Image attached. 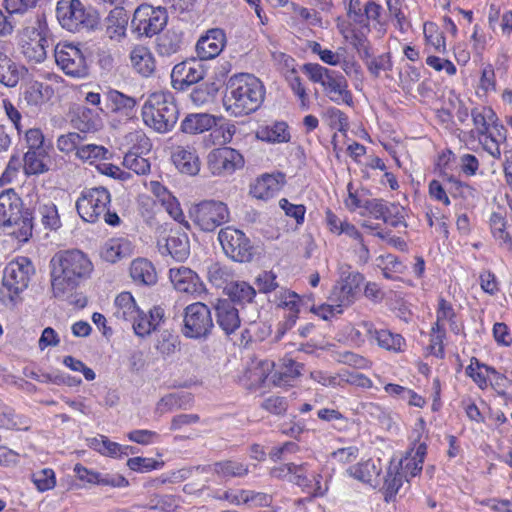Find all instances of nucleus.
I'll return each instance as SVG.
<instances>
[{"mask_svg":"<svg viewBox=\"0 0 512 512\" xmlns=\"http://www.w3.org/2000/svg\"><path fill=\"white\" fill-rule=\"evenodd\" d=\"M50 267L52 292L61 300L68 299L93 270L89 258L76 249L57 252L50 261Z\"/></svg>","mask_w":512,"mask_h":512,"instance_id":"1","label":"nucleus"},{"mask_svg":"<svg viewBox=\"0 0 512 512\" xmlns=\"http://www.w3.org/2000/svg\"><path fill=\"white\" fill-rule=\"evenodd\" d=\"M264 96L262 82L254 75L243 73L230 77L226 84L223 103L231 114L247 115L261 106Z\"/></svg>","mask_w":512,"mask_h":512,"instance_id":"2","label":"nucleus"},{"mask_svg":"<svg viewBox=\"0 0 512 512\" xmlns=\"http://www.w3.org/2000/svg\"><path fill=\"white\" fill-rule=\"evenodd\" d=\"M22 207V200L13 189L0 193V227L19 242L25 243L32 237L33 217Z\"/></svg>","mask_w":512,"mask_h":512,"instance_id":"3","label":"nucleus"},{"mask_svg":"<svg viewBox=\"0 0 512 512\" xmlns=\"http://www.w3.org/2000/svg\"><path fill=\"white\" fill-rule=\"evenodd\" d=\"M141 112L144 123L158 133L171 131L179 117L172 93L164 91L150 94Z\"/></svg>","mask_w":512,"mask_h":512,"instance_id":"4","label":"nucleus"},{"mask_svg":"<svg viewBox=\"0 0 512 512\" xmlns=\"http://www.w3.org/2000/svg\"><path fill=\"white\" fill-rule=\"evenodd\" d=\"M35 274V268L28 257H17L10 261L3 271L0 300L3 304H14L25 291Z\"/></svg>","mask_w":512,"mask_h":512,"instance_id":"5","label":"nucleus"},{"mask_svg":"<svg viewBox=\"0 0 512 512\" xmlns=\"http://www.w3.org/2000/svg\"><path fill=\"white\" fill-rule=\"evenodd\" d=\"M339 278L333 285L328 296V304L321 306L331 314L341 313L342 309L354 303L356 294L364 278L362 274L352 270L348 264L338 266Z\"/></svg>","mask_w":512,"mask_h":512,"instance_id":"6","label":"nucleus"},{"mask_svg":"<svg viewBox=\"0 0 512 512\" xmlns=\"http://www.w3.org/2000/svg\"><path fill=\"white\" fill-rule=\"evenodd\" d=\"M302 71L313 83L320 84L330 100L340 104L345 103L348 106L353 104V97L348 90L346 78L338 71L328 69L318 63H306L302 66Z\"/></svg>","mask_w":512,"mask_h":512,"instance_id":"7","label":"nucleus"},{"mask_svg":"<svg viewBox=\"0 0 512 512\" xmlns=\"http://www.w3.org/2000/svg\"><path fill=\"white\" fill-rule=\"evenodd\" d=\"M20 50L31 62L40 63L46 58L49 29L45 17H35L24 26H20Z\"/></svg>","mask_w":512,"mask_h":512,"instance_id":"8","label":"nucleus"},{"mask_svg":"<svg viewBox=\"0 0 512 512\" xmlns=\"http://www.w3.org/2000/svg\"><path fill=\"white\" fill-rule=\"evenodd\" d=\"M56 15L59 23L70 32L93 29L98 24L95 12L87 11L80 0H60Z\"/></svg>","mask_w":512,"mask_h":512,"instance_id":"9","label":"nucleus"},{"mask_svg":"<svg viewBox=\"0 0 512 512\" xmlns=\"http://www.w3.org/2000/svg\"><path fill=\"white\" fill-rule=\"evenodd\" d=\"M214 327L209 307L202 302H195L184 309L182 333L187 338H206Z\"/></svg>","mask_w":512,"mask_h":512,"instance_id":"10","label":"nucleus"},{"mask_svg":"<svg viewBox=\"0 0 512 512\" xmlns=\"http://www.w3.org/2000/svg\"><path fill=\"white\" fill-rule=\"evenodd\" d=\"M111 202L109 191L104 187L89 188L82 191L76 201L79 216L86 222H97Z\"/></svg>","mask_w":512,"mask_h":512,"instance_id":"11","label":"nucleus"},{"mask_svg":"<svg viewBox=\"0 0 512 512\" xmlns=\"http://www.w3.org/2000/svg\"><path fill=\"white\" fill-rule=\"evenodd\" d=\"M218 240L225 255L233 261L244 263L252 260L254 248L241 230L231 226L222 228L218 233Z\"/></svg>","mask_w":512,"mask_h":512,"instance_id":"12","label":"nucleus"},{"mask_svg":"<svg viewBox=\"0 0 512 512\" xmlns=\"http://www.w3.org/2000/svg\"><path fill=\"white\" fill-rule=\"evenodd\" d=\"M192 217L202 231L212 232L229 221L230 212L227 205L221 201L205 200L194 207Z\"/></svg>","mask_w":512,"mask_h":512,"instance_id":"13","label":"nucleus"},{"mask_svg":"<svg viewBox=\"0 0 512 512\" xmlns=\"http://www.w3.org/2000/svg\"><path fill=\"white\" fill-rule=\"evenodd\" d=\"M167 18L165 9L142 4L133 14L131 28L139 36L152 37L164 28Z\"/></svg>","mask_w":512,"mask_h":512,"instance_id":"14","label":"nucleus"},{"mask_svg":"<svg viewBox=\"0 0 512 512\" xmlns=\"http://www.w3.org/2000/svg\"><path fill=\"white\" fill-rule=\"evenodd\" d=\"M58 67L68 76L83 78L88 75V66L80 48L71 43H58L54 50Z\"/></svg>","mask_w":512,"mask_h":512,"instance_id":"15","label":"nucleus"},{"mask_svg":"<svg viewBox=\"0 0 512 512\" xmlns=\"http://www.w3.org/2000/svg\"><path fill=\"white\" fill-rule=\"evenodd\" d=\"M361 215H370L375 219L382 220L384 223L398 227L404 222V208L394 203H387L382 199H366L363 202Z\"/></svg>","mask_w":512,"mask_h":512,"instance_id":"16","label":"nucleus"},{"mask_svg":"<svg viewBox=\"0 0 512 512\" xmlns=\"http://www.w3.org/2000/svg\"><path fill=\"white\" fill-rule=\"evenodd\" d=\"M208 167L214 175L231 174L244 164L242 155L231 147L212 150L207 157Z\"/></svg>","mask_w":512,"mask_h":512,"instance_id":"17","label":"nucleus"},{"mask_svg":"<svg viewBox=\"0 0 512 512\" xmlns=\"http://www.w3.org/2000/svg\"><path fill=\"white\" fill-rule=\"evenodd\" d=\"M204 67L197 61H185L176 64L171 72L172 86L177 90H185L205 77Z\"/></svg>","mask_w":512,"mask_h":512,"instance_id":"18","label":"nucleus"},{"mask_svg":"<svg viewBox=\"0 0 512 512\" xmlns=\"http://www.w3.org/2000/svg\"><path fill=\"white\" fill-rule=\"evenodd\" d=\"M169 279L174 288L183 293L201 295L205 287L199 276L190 268L179 266L169 270Z\"/></svg>","mask_w":512,"mask_h":512,"instance_id":"19","label":"nucleus"},{"mask_svg":"<svg viewBox=\"0 0 512 512\" xmlns=\"http://www.w3.org/2000/svg\"><path fill=\"white\" fill-rule=\"evenodd\" d=\"M226 44V36L222 29L213 28L206 35L200 37L196 44V52L201 60H210L217 57Z\"/></svg>","mask_w":512,"mask_h":512,"instance_id":"20","label":"nucleus"},{"mask_svg":"<svg viewBox=\"0 0 512 512\" xmlns=\"http://www.w3.org/2000/svg\"><path fill=\"white\" fill-rule=\"evenodd\" d=\"M214 309L216 321L226 334H231L240 327L239 311L230 300L218 299Z\"/></svg>","mask_w":512,"mask_h":512,"instance_id":"21","label":"nucleus"},{"mask_svg":"<svg viewBox=\"0 0 512 512\" xmlns=\"http://www.w3.org/2000/svg\"><path fill=\"white\" fill-rule=\"evenodd\" d=\"M106 109L126 117H131L135 112L137 101L118 90L110 89L105 93Z\"/></svg>","mask_w":512,"mask_h":512,"instance_id":"22","label":"nucleus"},{"mask_svg":"<svg viewBox=\"0 0 512 512\" xmlns=\"http://www.w3.org/2000/svg\"><path fill=\"white\" fill-rule=\"evenodd\" d=\"M426 453V444L420 443L415 450H411L400 460L399 470L404 475L406 481H409V478L417 476L422 471Z\"/></svg>","mask_w":512,"mask_h":512,"instance_id":"23","label":"nucleus"},{"mask_svg":"<svg viewBox=\"0 0 512 512\" xmlns=\"http://www.w3.org/2000/svg\"><path fill=\"white\" fill-rule=\"evenodd\" d=\"M133 252L132 244L124 238H112L105 242L101 248L100 255L103 260L109 263L130 257Z\"/></svg>","mask_w":512,"mask_h":512,"instance_id":"24","label":"nucleus"},{"mask_svg":"<svg viewBox=\"0 0 512 512\" xmlns=\"http://www.w3.org/2000/svg\"><path fill=\"white\" fill-rule=\"evenodd\" d=\"M284 180L282 173L264 174L252 185L251 193L258 199H268L281 188Z\"/></svg>","mask_w":512,"mask_h":512,"instance_id":"25","label":"nucleus"},{"mask_svg":"<svg viewBox=\"0 0 512 512\" xmlns=\"http://www.w3.org/2000/svg\"><path fill=\"white\" fill-rule=\"evenodd\" d=\"M158 249L162 255H170L177 261H182L189 255V241L185 235H172L163 241H158Z\"/></svg>","mask_w":512,"mask_h":512,"instance_id":"26","label":"nucleus"},{"mask_svg":"<svg viewBox=\"0 0 512 512\" xmlns=\"http://www.w3.org/2000/svg\"><path fill=\"white\" fill-rule=\"evenodd\" d=\"M27 72L24 66L15 63L7 54L0 51V83L15 87Z\"/></svg>","mask_w":512,"mask_h":512,"instance_id":"27","label":"nucleus"},{"mask_svg":"<svg viewBox=\"0 0 512 512\" xmlns=\"http://www.w3.org/2000/svg\"><path fill=\"white\" fill-rule=\"evenodd\" d=\"M132 67L141 75L148 77L155 70V61L151 51L143 45L135 46L130 52Z\"/></svg>","mask_w":512,"mask_h":512,"instance_id":"28","label":"nucleus"},{"mask_svg":"<svg viewBox=\"0 0 512 512\" xmlns=\"http://www.w3.org/2000/svg\"><path fill=\"white\" fill-rule=\"evenodd\" d=\"M128 19L129 16L123 8L116 7L112 9L107 17V36L115 41H120L125 37Z\"/></svg>","mask_w":512,"mask_h":512,"instance_id":"29","label":"nucleus"},{"mask_svg":"<svg viewBox=\"0 0 512 512\" xmlns=\"http://www.w3.org/2000/svg\"><path fill=\"white\" fill-rule=\"evenodd\" d=\"M172 161L181 173L196 175L200 170L198 157L192 151L181 146L173 151Z\"/></svg>","mask_w":512,"mask_h":512,"instance_id":"30","label":"nucleus"},{"mask_svg":"<svg viewBox=\"0 0 512 512\" xmlns=\"http://www.w3.org/2000/svg\"><path fill=\"white\" fill-rule=\"evenodd\" d=\"M130 276L134 282L153 285L157 282V274L153 264L144 258L135 259L130 266Z\"/></svg>","mask_w":512,"mask_h":512,"instance_id":"31","label":"nucleus"},{"mask_svg":"<svg viewBox=\"0 0 512 512\" xmlns=\"http://www.w3.org/2000/svg\"><path fill=\"white\" fill-rule=\"evenodd\" d=\"M216 125L215 117L207 113L189 114L181 123L184 133L199 134L210 130Z\"/></svg>","mask_w":512,"mask_h":512,"instance_id":"32","label":"nucleus"},{"mask_svg":"<svg viewBox=\"0 0 512 512\" xmlns=\"http://www.w3.org/2000/svg\"><path fill=\"white\" fill-rule=\"evenodd\" d=\"M224 291L228 296V300L233 304L251 303L256 295L255 288L245 281L227 283Z\"/></svg>","mask_w":512,"mask_h":512,"instance_id":"33","label":"nucleus"},{"mask_svg":"<svg viewBox=\"0 0 512 512\" xmlns=\"http://www.w3.org/2000/svg\"><path fill=\"white\" fill-rule=\"evenodd\" d=\"M114 306L113 315L119 320L131 322L139 315V308L129 292L120 293L115 299Z\"/></svg>","mask_w":512,"mask_h":512,"instance_id":"34","label":"nucleus"},{"mask_svg":"<svg viewBox=\"0 0 512 512\" xmlns=\"http://www.w3.org/2000/svg\"><path fill=\"white\" fill-rule=\"evenodd\" d=\"M274 302L279 306L289 310L286 324L292 326L298 317L302 300L299 295L293 291L282 289L279 295H276Z\"/></svg>","mask_w":512,"mask_h":512,"instance_id":"35","label":"nucleus"},{"mask_svg":"<svg viewBox=\"0 0 512 512\" xmlns=\"http://www.w3.org/2000/svg\"><path fill=\"white\" fill-rule=\"evenodd\" d=\"M470 114L479 137L488 135L492 123L498 121L496 113L490 107L473 108Z\"/></svg>","mask_w":512,"mask_h":512,"instance_id":"36","label":"nucleus"},{"mask_svg":"<svg viewBox=\"0 0 512 512\" xmlns=\"http://www.w3.org/2000/svg\"><path fill=\"white\" fill-rule=\"evenodd\" d=\"M209 468L216 475L224 479H229L233 477H244L249 472L247 465L235 460H225L216 462L212 466H209Z\"/></svg>","mask_w":512,"mask_h":512,"instance_id":"37","label":"nucleus"},{"mask_svg":"<svg viewBox=\"0 0 512 512\" xmlns=\"http://www.w3.org/2000/svg\"><path fill=\"white\" fill-rule=\"evenodd\" d=\"M47 152L45 148L40 150H28L24 155V171L27 175L41 174L48 171L45 163Z\"/></svg>","mask_w":512,"mask_h":512,"instance_id":"38","label":"nucleus"},{"mask_svg":"<svg viewBox=\"0 0 512 512\" xmlns=\"http://www.w3.org/2000/svg\"><path fill=\"white\" fill-rule=\"evenodd\" d=\"M52 94L50 86L35 81L30 83L24 93L23 99L30 106H38L44 103Z\"/></svg>","mask_w":512,"mask_h":512,"instance_id":"39","label":"nucleus"},{"mask_svg":"<svg viewBox=\"0 0 512 512\" xmlns=\"http://www.w3.org/2000/svg\"><path fill=\"white\" fill-rule=\"evenodd\" d=\"M303 365L293 359H284L281 369L274 373L273 382L276 385H288L301 375Z\"/></svg>","mask_w":512,"mask_h":512,"instance_id":"40","label":"nucleus"},{"mask_svg":"<svg viewBox=\"0 0 512 512\" xmlns=\"http://www.w3.org/2000/svg\"><path fill=\"white\" fill-rule=\"evenodd\" d=\"M39 0H5V9L7 12L20 13L21 18L26 22L32 21L35 17H45L43 14H37L33 11Z\"/></svg>","mask_w":512,"mask_h":512,"instance_id":"41","label":"nucleus"},{"mask_svg":"<svg viewBox=\"0 0 512 512\" xmlns=\"http://www.w3.org/2000/svg\"><path fill=\"white\" fill-rule=\"evenodd\" d=\"M365 21L373 22L379 32L383 34L386 33L388 20L380 4L374 1H368L364 4V22Z\"/></svg>","mask_w":512,"mask_h":512,"instance_id":"42","label":"nucleus"},{"mask_svg":"<svg viewBox=\"0 0 512 512\" xmlns=\"http://www.w3.org/2000/svg\"><path fill=\"white\" fill-rule=\"evenodd\" d=\"M37 216L45 229L55 231L61 227L58 209L53 202L40 204Z\"/></svg>","mask_w":512,"mask_h":512,"instance_id":"43","label":"nucleus"},{"mask_svg":"<svg viewBox=\"0 0 512 512\" xmlns=\"http://www.w3.org/2000/svg\"><path fill=\"white\" fill-rule=\"evenodd\" d=\"M74 124L80 132L84 133L96 132L102 126L98 114L89 108L80 109L77 118L74 120Z\"/></svg>","mask_w":512,"mask_h":512,"instance_id":"44","label":"nucleus"},{"mask_svg":"<svg viewBox=\"0 0 512 512\" xmlns=\"http://www.w3.org/2000/svg\"><path fill=\"white\" fill-rule=\"evenodd\" d=\"M380 470V467H378L374 461L367 460L349 467L347 472L353 478L371 484L373 479L380 474Z\"/></svg>","mask_w":512,"mask_h":512,"instance_id":"45","label":"nucleus"},{"mask_svg":"<svg viewBox=\"0 0 512 512\" xmlns=\"http://www.w3.org/2000/svg\"><path fill=\"white\" fill-rule=\"evenodd\" d=\"M182 46V34L168 30L158 38L157 51L162 56H170L177 53Z\"/></svg>","mask_w":512,"mask_h":512,"instance_id":"46","label":"nucleus"},{"mask_svg":"<svg viewBox=\"0 0 512 512\" xmlns=\"http://www.w3.org/2000/svg\"><path fill=\"white\" fill-rule=\"evenodd\" d=\"M374 341L380 348L394 352L401 351L405 343L404 338L400 334L392 333L386 329L377 330Z\"/></svg>","mask_w":512,"mask_h":512,"instance_id":"47","label":"nucleus"},{"mask_svg":"<svg viewBox=\"0 0 512 512\" xmlns=\"http://www.w3.org/2000/svg\"><path fill=\"white\" fill-rule=\"evenodd\" d=\"M257 136L268 142H285L290 138L287 131V125L284 122L274 123L272 126H267L258 131Z\"/></svg>","mask_w":512,"mask_h":512,"instance_id":"48","label":"nucleus"},{"mask_svg":"<svg viewBox=\"0 0 512 512\" xmlns=\"http://www.w3.org/2000/svg\"><path fill=\"white\" fill-rule=\"evenodd\" d=\"M455 316L452 305L445 299L441 298L437 309V321L434 325L439 329V327H444V322H449L451 330L458 333L459 327L455 322Z\"/></svg>","mask_w":512,"mask_h":512,"instance_id":"49","label":"nucleus"},{"mask_svg":"<svg viewBox=\"0 0 512 512\" xmlns=\"http://www.w3.org/2000/svg\"><path fill=\"white\" fill-rule=\"evenodd\" d=\"M273 363L269 361L259 362L246 371L245 376L250 381L251 387H258L267 379Z\"/></svg>","mask_w":512,"mask_h":512,"instance_id":"50","label":"nucleus"},{"mask_svg":"<svg viewBox=\"0 0 512 512\" xmlns=\"http://www.w3.org/2000/svg\"><path fill=\"white\" fill-rule=\"evenodd\" d=\"M108 150L100 145L95 144H85L81 143L80 147L76 152L77 158L82 161H87L89 163H94L97 160L105 159Z\"/></svg>","mask_w":512,"mask_h":512,"instance_id":"51","label":"nucleus"},{"mask_svg":"<svg viewBox=\"0 0 512 512\" xmlns=\"http://www.w3.org/2000/svg\"><path fill=\"white\" fill-rule=\"evenodd\" d=\"M31 480L40 492L51 490L56 485L55 473L50 468H44L34 472L31 476Z\"/></svg>","mask_w":512,"mask_h":512,"instance_id":"52","label":"nucleus"},{"mask_svg":"<svg viewBox=\"0 0 512 512\" xmlns=\"http://www.w3.org/2000/svg\"><path fill=\"white\" fill-rule=\"evenodd\" d=\"M27 23L24 18H21L20 13L8 12V16H6L0 10V37L12 34L14 28L24 26Z\"/></svg>","mask_w":512,"mask_h":512,"instance_id":"53","label":"nucleus"},{"mask_svg":"<svg viewBox=\"0 0 512 512\" xmlns=\"http://www.w3.org/2000/svg\"><path fill=\"white\" fill-rule=\"evenodd\" d=\"M123 165L137 175H145L150 171L149 161L133 152H129L125 155Z\"/></svg>","mask_w":512,"mask_h":512,"instance_id":"54","label":"nucleus"},{"mask_svg":"<svg viewBox=\"0 0 512 512\" xmlns=\"http://www.w3.org/2000/svg\"><path fill=\"white\" fill-rule=\"evenodd\" d=\"M404 475L401 473L400 470H396L393 472L392 470H389L384 482V489H385V500L389 501L393 496H395L402 486Z\"/></svg>","mask_w":512,"mask_h":512,"instance_id":"55","label":"nucleus"},{"mask_svg":"<svg viewBox=\"0 0 512 512\" xmlns=\"http://www.w3.org/2000/svg\"><path fill=\"white\" fill-rule=\"evenodd\" d=\"M376 331L377 329L372 322L364 320L356 325L351 333V337L358 343H363L366 340L374 342Z\"/></svg>","mask_w":512,"mask_h":512,"instance_id":"56","label":"nucleus"},{"mask_svg":"<svg viewBox=\"0 0 512 512\" xmlns=\"http://www.w3.org/2000/svg\"><path fill=\"white\" fill-rule=\"evenodd\" d=\"M163 465L164 462L156 461L153 458L133 457L129 458L127 461V466L131 470L141 473L162 468Z\"/></svg>","mask_w":512,"mask_h":512,"instance_id":"57","label":"nucleus"},{"mask_svg":"<svg viewBox=\"0 0 512 512\" xmlns=\"http://www.w3.org/2000/svg\"><path fill=\"white\" fill-rule=\"evenodd\" d=\"M286 79L289 82V86L294 92L295 95L300 99L301 107L303 109L308 108V95L306 93V89L302 84L301 78L297 75L295 69H292L286 76Z\"/></svg>","mask_w":512,"mask_h":512,"instance_id":"58","label":"nucleus"},{"mask_svg":"<svg viewBox=\"0 0 512 512\" xmlns=\"http://www.w3.org/2000/svg\"><path fill=\"white\" fill-rule=\"evenodd\" d=\"M231 278L229 269L219 263L212 264L208 269V279L216 287L220 288Z\"/></svg>","mask_w":512,"mask_h":512,"instance_id":"59","label":"nucleus"},{"mask_svg":"<svg viewBox=\"0 0 512 512\" xmlns=\"http://www.w3.org/2000/svg\"><path fill=\"white\" fill-rule=\"evenodd\" d=\"M83 141V137L79 133H68L65 135H61L57 140V147L60 151L65 153H70L78 150L81 143Z\"/></svg>","mask_w":512,"mask_h":512,"instance_id":"60","label":"nucleus"},{"mask_svg":"<svg viewBox=\"0 0 512 512\" xmlns=\"http://www.w3.org/2000/svg\"><path fill=\"white\" fill-rule=\"evenodd\" d=\"M308 464H294L292 463L290 482L301 486V487H309L312 486V480L309 477V469Z\"/></svg>","mask_w":512,"mask_h":512,"instance_id":"61","label":"nucleus"},{"mask_svg":"<svg viewBox=\"0 0 512 512\" xmlns=\"http://www.w3.org/2000/svg\"><path fill=\"white\" fill-rule=\"evenodd\" d=\"M367 68L371 74L378 77L381 71H389L392 68V63L389 54H382L377 57H372L366 61Z\"/></svg>","mask_w":512,"mask_h":512,"instance_id":"62","label":"nucleus"},{"mask_svg":"<svg viewBox=\"0 0 512 512\" xmlns=\"http://www.w3.org/2000/svg\"><path fill=\"white\" fill-rule=\"evenodd\" d=\"M276 278L277 276L272 271H263L260 273L255 280L259 292L270 293L275 291L278 287Z\"/></svg>","mask_w":512,"mask_h":512,"instance_id":"63","label":"nucleus"},{"mask_svg":"<svg viewBox=\"0 0 512 512\" xmlns=\"http://www.w3.org/2000/svg\"><path fill=\"white\" fill-rule=\"evenodd\" d=\"M131 323L135 334L140 337H145L155 330L149 315L140 310L139 315Z\"/></svg>","mask_w":512,"mask_h":512,"instance_id":"64","label":"nucleus"}]
</instances>
